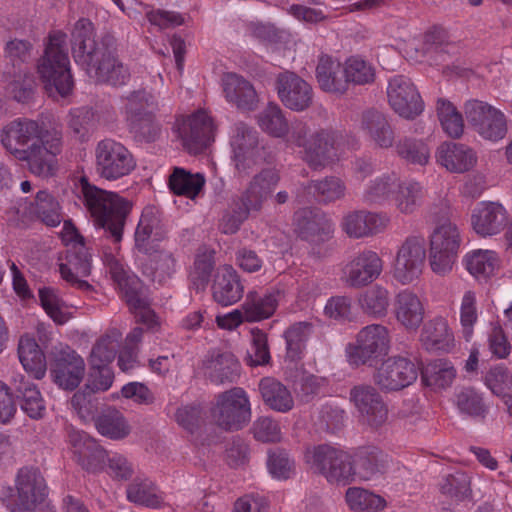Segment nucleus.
Here are the masks:
<instances>
[{
	"instance_id": "34",
	"label": "nucleus",
	"mask_w": 512,
	"mask_h": 512,
	"mask_svg": "<svg viewBox=\"0 0 512 512\" xmlns=\"http://www.w3.org/2000/svg\"><path fill=\"white\" fill-rule=\"evenodd\" d=\"M437 162L452 173L471 170L476 162V153L470 147L455 142H444L436 151Z\"/></svg>"
},
{
	"instance_id": "58",
	"label": "nucleus",
	"mask_w": 512,
	"mask_h": 512,
	"mask_svg": "<svg viewBox=\"0 0 512 512\" xmlns=\"http://www.w3.org/2000/svg\"><path fill=\"white\" fill-rule=\"evenodd\" d=\"M387 455L375 447L362 449L358 454L357 465L361 477L371 479L378 473H383L387 464Z\"/></svg>"
},
{
	"instance_id": "35",
	"label": "nucleus",
	"mask_w": 512,
	"mask_h": 512,
	"mask_svg": "<svg viewBox=\"0 0 512 512\" xmlns=\"http://www.w3.org/2000/svg\"><path fill=\"white\" fill-rule=\"evenodd\" d=\"M244 293V287L236 270L229 265L217 269L212 294L214 300L222 306L233 305L238 302Z\"/></svg>"
},
{
	"instance_id": "18",
	"label": "nucleus",
	"mask_w": 512,
	"mask_h": 512,
	"mask_svg": "<svg viewBox=\"0 0 512 512\" xmlns=\"http://www.w3.org/2000/svg\"><path fill=\"white\" fill-rule=\"evenodd\" d=\"M95 165L101 178L115 181L128 176L135 169L136 160L122 143L104 139L96 145Z\"/></svg>"
},
{
	"instance_id": "53",
	"label": "nucleus",
	"mask_w": 512,
	"mask_h": 512,
	"mask_svg": "<svg viewBox=\"0 0 512 512\" xmlns=\"http://www.w3.org/2000/svg\"><path fill=\"white\" fill-rule=\"evenodd\" d=\"M345 500L348 507L355 512H380L387 505L380 495L359 487L348 488Z\"/></svg>"
},
{
	"instance_id": "60",
	"label": "nucleus",
	"mask_w": 512,
	"mask_h": 512,
	"mask_svg": "<svg viewBox=\"0 0 512 512\" xmlns=\"http://www.w3.org/2000/svg\"><path fill=\"white\" fill-rule=\"evenodd\" d=\"M98 432L111 439H122L129 434V426L124 416L117 410L108 411L96 421Z\"/></svg>"
},
{
	"instance_id": "43",
	"label": "nucleus",
	"mask_w": 512,
	"mask_h": 512,
	"mask_svg": "<svg viewBox=\"0 0 512 512\" xmlns=\"http://www.w3.org/2000/svg\"><path fill=\"white\" fill-rule=\"evenodd\" d=\"M316 78L323 91L340 94L346 91V81L341 63L328 55H322L319 58Z\"/></svg>"
},
{
	"instance_id": "63",
	"label": "nucleus",
	"mask_w": 512,
	"mask_h": 512,
	"mask_svg": "<svg viewBox=\"0 0 512 512\" xmlns=\"http://www.w3.org/2000/svg\"><path fill=\"white\" fill-rule=\"evenodd\" d=\"M470 484V477L466 472L456 471L443 478L440 483V491L451 499L460 501L469 496Z\"/></svg>"
},
{
	"instance_id": "1",
	"label": "nucleus",
	"mask_w": 512,
	"mask_h": 512,
	"mask_svg": "<svg viewBox=\"0 0 512 512\" xmlns=\"http://www.w3.org/2000/svg\"><path fill=\"white\" fill-rule=\"evenodd\" d=\"M3 147L15 159L26 161L37 175L52 176L57 170V156L62 151V134L48 129L44 123L17 118L6 124L0 133Z\"/></svg>"
},
{
	"instance_id": "50",
	"label": "nucleus",
	"mask_w": 512,
	"mask_h": 512,
	"mask_svg": "<svg viewBox=\"0 0 512 512\" xmlns=\"http://www.w3.org/2000/svg\"><path fill=\"white\" fill-rule=\"evenodd\" d=\"M456 377V369L448 359L429 362L421 371L422 382L433 390L446 389Z\"/></svg>"
},
{
	"instance_id": "48",
	"label": "nucleus",
	"mask_w": 512,
	"mask_h": 512,
	"mask_svg": "<svg viewBox=\"0 0 512 512\" xmlns=\"http://www.w3.org/2000/svg\"><path fill=\"white\" fill-rule=\"evenodd\" d=\"M206 183L201 173H191L182 167H175L168 178L169 189L176 195L196 198Z\"/></svg>"
},
{
	"instance_id": "11",
	"label": "nucleus",
	"mask_w": 512,
	"mask_h": 512,
	"mask_svg": "<svg viewBox=\"0 0 512 512\" xmlns=\"http://www.w3.org/2000/svg\"><path fill=\"white\" fill-rule=\"evenodd\" d=\"M391 336L389 329L381 324L363 327L356 335L355 341L346 346V357L350 365L375 366L390 350Z\"/></svg>"
},
{
	"instance_id": "5",
	"label": "nucleus",
	"mask_w": 512,
	"mask_h": 512,
	"mask_svg": "<svg viewBox=\"0 0 512 512\" xmlns=\"http://www.w3.org/2000/svg\"><path fill=\"white\" fill-rule=\"evenodd\" d=\"M80 194L94 224L104 229L114 242H120L132 208L130 201L116 192L90 184L86 178L80 180Z\"/></svg>"
},
{
	"instance_id": "42",
	"label": "nucleus",
	"mask_w": 512,
	"mask_h": 512,
	"mask_svg": "<svg viewBox=\"0 0 512 512\" xmlns=\"http://www.w3.org/2000/svg\"><path fill=\"white\" fill-rule=\"evenodd\" d=\"M259 391L264 403L274 411L287 413L294 407V398L291 391L273 377L261 379Z\"/></svg>"
},
{
	"instance_id": "38",
	"label": "nucleus",
	"mask_w": 512,
	"mask_h": 512,
	"mask_svg": "<svg viewBox=\"0 0 512 512\" xmlns=\"http://www.w3.org/2000/svg\"><path fill=\"white\" fill-rule=\"evenodd\" d=\"M127 500L149 509L165 505V493L149 478L136 477L126 488Z\"/></svg>"
},
{
	"instance_id": "54",
	"label": "nucleus",
	"mask_w": 512,
	"mask_h": 512,
	"mask_svg": "<svg viewBox=\"0 0 512 512\" xmlns=\"http://www.w3.org/2000/svg\"><path fill=\"white\" fill-rule=\"evenodd\" d=\"M358 301L366 314L381 318L387 314L389 292L385 287L376 284L366 289L359 296Z\"/></svg>"
},
{
	"instance_id": "56",
	"label": "nucleus",
	"mask_w": 512,
	"mask_h": 512,
	"mask_svg": "<svg viewBox=\"0 0 512 512\" xmlns=\"http://www.w3.org/2000/svg\"><path fill=\"white\" fill-rule=\"evenodd\" d=\"M437 115L444 132L451 138H459L464 131L462 114L446 99H438Z\"/></svg>"
},
{
	"instance_id": "6",
	"label": "nucleus",
	"mask_w": 512,
	"mask_h": 512,
	"mask_svg": "<svg viewBox=\"0 0 512 512\" xmlns=\"http://www.w3.org/2000/svg\"><path fill=\"white\" fill-rule=\"evenodd\" d=\"M68 442L76 461L86 471L100 472L104 470L106 463V472L114 480L126 481L132 477L134 468L125 456L118 453L108 454L87 433L71 429Z\"/></svg>"
},
{
	"instance_id": "4",
	"label": "nucleus",
	"mask_w": 512,
	"mask_h": 512,
	"mask_svg": "<svg viewBox=\"0 0 512 512\" xmlns=\"http://www.w3.org/2000/svg\"><path fill=\"white\" fill-rule=\"evenodd\" d=\"M164 226L152 208L142 212L135 231L136 249L149 256L147 273L154 282L165 284L181 269L179 258L171 251L157 249L158 242L165 237Z\"/></svg>"
},
{
	"instance_id": "55",
	"label": "nucleus",
	"mask_w": 512,
	"mask_h": 512,
	"mask_svg": "<svg viewBox=\"0 0 512 512\" xmlns=\"http://www.w3.org/2000/svg\"><path fill=\"white\" fill-rule=\"evenodd\" d=\"M346 86L349 83L354 85H366L375 79L374 66L360 56H351L346 59L343 67Z\"/></svg>"
},
{
	"instance_id": "47",
	"label": "nucleus",
	"mask_w": 512,
	"mask_h": 512,
	"mask_svg": "<svg viewBox=\"0 0 512 512\" xmlns=\"http://www.w3.org/2000/svg\"><path fill=\"white\" fill-rule=\"evenodd\" d=\"M398 186L393 195V203L402 214H412L421 206L425 191L421 183L412 180H402L398 177Z\"/></svg>"
},
{
	"instance_id": "36",
	"label": "nucleus",
	"mask_w": 512,
	"mask_h": 512,
	"mask_svg": "<svg viewBox=\"0 0 512 512\" xmlns=\"http://www.w3.org/2000/svg\"><path fill=\"white\" fill-rule=\"evenodd\" d=\"M157 109L156 96L146 89L130 91L120 97L119 111L128 126Z\"/></svg>"
},
{
	"instance_id": "13",
	"label": "nucleus",
	"mask_w": 512,
	"mask_h": 512,
	"mask_svg": "<svg viewBox=\"0 0 512 512\" xmlns=\"http://www.w3.org/2000/svg\"><path fill=\"white\" fill-rule=\"evenodd\" d=\"M173 131L189 154L198 155L214 142L216 125L208 111L199 109L176 118Z\"/></svg>"
},
{
	"instance_id": "57",
	"label": "nucleus",
	"mask_w": 512,
	"mask_h": 512,
	"mask_svg": "<svg viewBox=\"0 0 512 512\" xmlns=\"http://www.w3.org/2000/svg\"><path fill=\"white\" fill-rule=\"evenodd\" d=\"M456 405L461 414L481 420L489 411L482 394L472 388H465L456 395Z\"/></svg>"
},
{
	"instance_id": "14",
	"label": "nucleus",
	"mask_w": 512,
	"mask_h": 512,
	"mask_svg": "<svg viewBox=\"0 0 512 512\" xmlns=\"http://www.w3.org/2000/svg\"><path fill=\"white\" fill-rule=\"evenodd\" d=\"M461 237L455 224L445 221L437 225L429 236V264L440 276L449 274L458 258Z\"/></svg>"
},
{
	"instance_id": "32",
	"label": "nucleus",
	"mask_w": 512,
	"mask_h": 512,
	"mask_svg": "<svg viewBox=\"0 0 512 512\" xmlns=\"http://www.w3.org/2000/svg\"><path fill=\"white\" fill-rule=\"evenodd\" d=\"M222 89L226 101L242 111H253L258 104V94L253 84L236 73L222 77Z\"/></svg>"
},
{
	"instance_id": "19",
	"label": "nucleus",
	"mask_w": 512,
	"mask_h": 512,
	"mask_svg": "<svg viewBox=\"0 0 512 512\" xmlns=\"http://www.w3.org/2000/svg\"><path fill=\"white\" fill-rule=\"evenodd\" d=\"M464 112L468 123L483 139L497 142L506 136L507 119L498 108L480 100H469Z\"/></svg>"
},
{
	"instance_id": "49",
	"label": "nucleus",
	"mask_w": 512,
	"mask_h": 512,
	"mask_svg": "<svg viewBox=\"0 0 512 512\" xmlns=\"http://www.w3.org/2000/svg\"><path fill=\"white\" fill-rule=\"evenodd\" d=\"M121 339V332L112 328L96 341L89 359L93 369L107 367L115 359Z\"/></svg>"
},
{
	"instance_id": "7",
	"label": "nucleus",
	"mask_w": 512,
	"mask_h": 512,
	"mask_svg": "<svg viewBox=\"0 0 512 512\" xmlns=\"http://www.w3.org/2000/svg\"><path fill=\"white\" fill-rule=\"evenodd\" d=\"M37 71L42 81L47 86L54 87L61 96L72 91L74 81L70 70L66 33L53 30L48 34Z\"/></svg>"
},
{
	"instance_id": "10",
	"label": "nucleus",
	"mask_w": 512,
	"mask_h": 512,
	"mask_svg": "<svg viewBox=\"0 0 512 512\" xmlns=\"http://www.w3.org/2000/svg\"><path fill=\"white\" fill-rule=\"evenodd\" d=\"M4 219L14 227H25L33 220L56 227L62 221L61 207L47 190L37 192L33 201L21 198L5 211Z\"/></svg>"
},
{
	"instance_id": "62",
	"label": "nucleus",
	"mask_w": 512,
	"mask_h": 512,
	"mask_svg": "<svg viewBox=\"0 0 512 512\" xmlns=\"http://www.w3.org/2000/svg\"><path fill=\"white\" fill-rule=\"evenodd\" d=\"M399 157L411 164L426 165L430 158V149L422 140L404 138L396 144Z\"/></svg>"
},
{
	"instance_id": "41",
	"label": "nucleus",
	"mask_w": 512,
	"mask_h": 512,
	"mask_svg": "<svg viewBox=\"0 0 512 512\" xmlns=\"http://www.w3.org/2000/svg\"><path fill=\"white\" fill-rule=\"evenodd\" d=\"M14 386L22 411L32 419L42 418L46 405L38 387L23 375L14 378Z\"/></svg>"
},
{
	"instance_id": "8",
	"label": "nucleus",
	"mask_w": 512,
	"mask_h": 512,
	"mask_svg": "<svg viewBox=\"0 0 512 512\" xmlns=\"http://www.w3.org/2000/svg\"><path fill=\"white\" fill-rule=\"evenodd\" d=\"M48 496V486L37 467L18 470L14 487H6L0 494L2 504L10 512H36Z\"/></svg>"
},
{
	"instance_id": "40",
	"label": "nucleus",
	"mask_w": 512,
	"mask_h": 512,
	"mask_svg": "<svg viewBox=\"0 0 512 512\" xmlns=\"http://www.w3.org/2000/svg\"><path fill=\"white\" fill-rule=\"evenodd\" d=\"M18 357L24 370L35 379H42L47 370L46 357L35 338L29 334L20 337Z\"/></svg>"
},
{
	"instance_id": "27",
	"label": "nucleus",
	"mask_w": 512,
	"mask_h": 512,
	"mask_svg": "<svg viewBox=\"0 0 512 512\" xmlns=\"http://www.w3.org/2000/svg\"><path fill=\"white\" fill-rule=\"evenodd\" d=\"M85 374L83 358L74 350L66 347L61 349L51 364V375L54 382L64 390H74Z\"/></svg>"
},
{
	"instance_id": "51",
	"label": "nucleus",
	"mask_w": 512,
	"mask_h": 512,
	"mask_svg": "<svg viewBox=\"0 0 512 512\" xmlns=\"http://www.w3.org/2000/svg\"><path fill=\"white\" fill-rule=\"evenodd\" d=\"M312 333L313 325L310 322L301 321L290 325L284 332L287 358L291 361L300 360Z\"/></svg>"
},
{
	"instance_id": "59",
	"label": "nucleus",
	"mask_w": 512,
	"mask_h": 512,
	"mask_svg": "<svg viewBox=\"0 0 512 512\" xmlns=\"http://www.w3.org/2000/svg\"><path fill=\"white\" fill-rule=\"evenodd\" d=\"M142 338L143 329L140 327H135L127 334L118 355V366L123 372H128L137 366L139 345Z\"/></svg>"
},
{
	"instance_id": "52",
	"label": "nucleus",
	"mask_w": 512,
	"mask_h": 512,
	"mask_svg": "<svg viewBox=\"0 0 512 512\" xmlns=\"http://www.w3.org/2000/svg\"><path fill=\"white\" fill-rule=\"evenodd\" d=\"M309 195L319 203L328 204L345 196L346 185L336 176H327L320 180L311 181L306 187Z\"/></svg>"
},
{
	"instance_id": "2",
	"label": "nucleus",
	"mask_w": 512,
	"mask_h": 512,
	"mask_svg": "<svg viewBox=\"0 0 512 512\" xmlns=\"http://www.w3.org/2000/svg\"><path fill=\"white\" fill-rule=\"evenodd\" d=\"M257 123L265 133L276 138L288 136L289 146L302 147L304 161L314 170L323 169L339 160L343 150L342 136L332 131L320 130L308 136L309 128L306 123L295 122L289 126L285 112L281 107L270 102L257 116Z\"/></svg>"
},
{
	"instance_id": "22",
	"label": "nucleus",
	"mask_w": 512,
	"mask_h": 512,
	"mask_svg": "<svg viewBox=\"0 0 512 512\" xmlns=\"http://www.w3.org/2000/svg\"><path fill=\"white\" fill-rule=\"evenodd\" d=\"M383 270L381 257L373 250L354 253L342 269V280L351 288H362L376 280Z\"/></svg>"
},
{
	"instance_id": "12",
	"label": "nucleus",
	"mask_w": 512,
	"mask_h": 512,
	"mask_svg": "<svg viewBox=\"0 0 512 512\" xmlns=\"http://www.w3.org/2000/svg\"><path fill=\"white\" fill-rule=\"evenodd\" d=\"M109 272L117 284L121 296L134 313L136 322L144 325L149 332H158L161 328L160 318L141 297L140 290L142 285L140 279L135 275L129 274L116 259L110 261Z\"/></svg>"
},
{
	"instance_id": "25",
	"label": "nucleus",
	"mask_w": 512,
	"mask_h": 512,
	"mask_svg": "<svg viewBox=\"0 0 512 512\" xmlns=\"http://www.w3.org/2000/svg\"><path fill=\"white\" fill-rule=\"evenodd\" d=\"M275 88L280 101L290 110L301 112L312 104L314 93L311 85L294 72L279 73Z\"/></svg>"
},
{
	"instance_id": "9",
	"label": "nucleus",
	"mask_w": 512,
	"mask_h": 512,
	"mask_svg": "<svg viewBox=\"0 0 512 512\" xmlns=\"http://www.w3.org/2000/svg\"><path fill=\"white\" fill-rule=\"evenodd\" d=\"M60 236L67 247L65 262L59 264L62 279L79 289H89L90 284L80 279L89 276L92 267L91 254L84 243V238L70 221L64 222Z\"/></svg>"
},
{
	"instance_id": "37",
	"label": "nucleus",
	"mask_w": 512,
	"mask_h": 512,
	"mask_svg": "<svg viewBox=\"0 0 512 512\" xmlns=\"http://www.w3.org/2000/svg\"><path fill=\"white\" fill-rule=\"evenodd\" d=\"M281 291L278 288L267 290L264 294L249 292L242 304L245 319L256 322L270 318L276 311Z\"/></svg>"
},
{
	"instance_id": "64",
	"label": "nucleus",
	"mask_w": 512,
	"mask_h": 512,
	"mask_svg": "<svg viewBox=\"0 0 512 512\" xmlns=\"http://www.w3.org/2000/svg\"><path fill=\"white\" fill-rule=\"evenodd\" d=\"M214 264L213 250L204 249L198 252L194 262V270L190 275L192 284L197 290H203L208 284Z\"/></svg>"
},
{
	"instance_id": "39",
	"label": "nucleus",
	"mask_w": 512,
	"mask_h": 512,
	"mask_svg": "<svg viewBox=\"0 0 512 512\" xmlns=\"http://www.w3.org/2000/svg\"><path fill=\"white\" fill-rule=\"evenodd\" d=\"M204 374L211 382H233L239 375L240 363L230 352L210 355L203 364Z\"/></svg>"
},
{
	"instance_id": "15",
	"label": "nucleus",
	"mask_w": 512,
	"mask_h": 512,
	"mask_svg": "<svg viewBox=\"0 0 512 512\" xmlns=\"http://www.w3.org/2000/svg\"><path fill=\"white\" fill-rule=\"evenodd\" d=\"M214 423L227 431L241 429L251 418V404L243 388L234 387L216 396L211 409Z\"/></svg>"
},
{
	"instance_id": "16",
	"label": "nucleus",
	"mask_w": 512,
	"mask_h": 512,
	"mask_svg": "<svg viewBox=\"0 0 512 512\" xmlns=\"http://www.w3.org/2000/svg\"><path fill=\"white\" fill-rule=\"evenodd\" d=\"M305 459L331 483L347 484L353 480L355 470L351 456L341 449L318 445L307 449Z\"/></svg>"
},
{
	"instance_id": "20",
	"label": "nucleus",
	"mask_w": 512,
	"mask_h": 512,
	"mask_svg": "<svg viewBox=\"0 0 512 512\" xmlns=\"http://www.w3.org/2000/svg\"><path fill=\"white\" fill-rule=\"evenodd\" d=\"M426 258L425 241L422 237L410 236L399 247L393 269L394 278L407 285L420 277Z\"/></svg>"
},
{
	"instance_id": "29",
	"label": "nucleus",
	"mask_w": 512,
	"mask_h": 512,
	"mask_svg": "<svg viewBox=\"0 0 512 512\" xmlns=\"http://www.w3.org/2000/svg\"><path fill=\"white\" fill-rule=\"evenodd\" d=\"M389 222L387 213L356 210L347 213L340 226L350 238L360 239L383 232Z\"/></svg>"
},
{
	"instance_id": "30",
	"label": "nucleus",
	"mask_w": 512,
	"mask_h": 512,
	"mask_svg": "<svg viewBox=\"0 0 512 512\" xmlns=\"http://www.w3.org/2000/svg\"><path fill=\"white\" fill-rule=\"evenodd\" d=\"M506 209L498 202L481 201L471 213L473 230L481 236H492L501 232L507 224Z\"/></svg>"
},
{
	"instance_id": "61",
	"label": "nucleus",
	"mask_w": 512,
	"mask_h": 512,
	"mask_svg": "<svg viewBox=\"0 0 512 512\" xmlns=\"http://www.w3.org/2000/svg\"><path fill=\"white\" fill-rule=\"evenodd\" d=\"M459 313L463 338L469 342L474 335V326L479 316L475 292L468 290L463 294Z\"/></svg>"
},
{
	"instance_id": "3",
	"label": "nucleus",
	"mask_w": 512,
	"mask_h": 512,
	"mask_svg": "<svg viewBox=\"0 0 512 512\" xmlns=\"http://www.w3.org/2000/svg\"><path fill=\"white\" fill-rule=\"evenodd\" d=\"M71 49L74 61L91 80L111 86H122L128 82V68L115 57L104 41L95 39L94 25L89 19L80 18L74 24Z\"/></svg>"
},
{
	"instance_id": "28",
	"label": "nucleus",
	"mask_w": 512,
	"mask_h": 512,
	"mask_svg": "<svg viewBox=\"0 0 512 512\" xmlns=\"http://www.w3.org/2000/svg\"><path fill=\"white\" fill-rule=\"evenodd\" d=\"M294 231L303 240L323 241L334 231L331 219L318 208H302L294 213Z\"/></svg>"
},
{
	"instance_id": "24",
	"label": "nucleus",
	"mask_w": 512,
	"mask_h": 512,
	"mask_svg": "<svg viewBox=\"0 0 512 512\" xmlns=\"http://www.w3.org/2000/svg\"><path fill=\"white\" fill-rule=\"evenodd\" d=\"M387 96L391 108L400 117L414 119L424 110V102L412 81L403 75L389 80Z\"/></svg>"
},
{
	"instance_id": "33",
	"label": "nucleus",
	"mask_w": 512,
	"mask_h": 512,
	"mask_svg": "<svg viewBox=\"0 0 512 512\" xmlns=\"http://www.w3.org/2000/svg\"><path fill=\"white\" fill-rule=\"evenodd\" d=\"M420 342L429 352L450 353L455 348L454 333L443 317H435L424 324Z\"/></svg>"
},
{
	"instance_id": "26",
	"label": "nucleus",
	"mask_w": 512,
	"mask_h": 512,
	"mask_svg": "<svg viewBox=\"0 0 512 512\" xmlns=\"http://www.w3.org/2000/svg\"><path fill=\"white\" fill-rule=\"evenodd\" d=\"M350 398L365 424L371 428H379L386 423L388 407L374 387L355 386L351 389Z\"/></svg>"
},
{
	"instance_id": "17",
	"label": "nucleus",
	"mask_w": 512,
	"mask_h": 512,
	"mask_svg": "<svg viewBox=\"0 0 512 512\" xmlns=\"http://www.w3.org/2000/svg\"><path fill=\"white\" fill-rule=\"evenodd\" d=\"M231 160L240 176L248 175L262 160L263 148L258 132L244 122L233 125L230 132Z\"/></svg>"
},
{
	"instance_id": "23",
	"label": "nucleus",
	"mask_w": 512,
	"mask_h": 512,
	"mask_svg": "<svg viewBox=\"0 0 512 512\" xmlns=\"http://www.w3.org/2000/svg\"><path fill=\"white\" fill-rule=\"evenodd\" d=\"M419 374L410 359L392 356L384 360L375 374V383L384 391H398L413 384Z\"/></svg>"
},
{
	"instance_id": "45",
	"label": "nucleus",
	"mask_w": 512,
	"mask_h": 512,
	"mask_svg": "<svg viewBox=\"0 0 512 512\" xmlns=\"http://www.w3.org/2000/svg\"><path fill=\"white\" fill-rule=\"evenodd\" d=\"M362 130L381 148L392 147L394 131L384 114L369 110L362 115Z\"/></svg>"
},
{
	"instance_id": "21",
	"label": "nucleus",
	"mask_w": 512,
	"mask_h": 512,
	"mask_svg": "<svg viewBox=\"0 0 512 512\" xmlns=\"http://www.w3.org/2000/svg\"><path fill=\"white\" fill-rule=\"evenodd\" d=\"M280 181V174L274 168H264L255 174L243 192L233 198L248 215L260 212L265 202L271 197Z\"/></svg>"
},
{
	"instance_id": "44",
	"label": "nucleus",
	"mask_w": 512,
	"mask_h": 512,
	"mask_svg": "<svg viewBox=\"0 0 512 512\" xmlns=\"http://www.w3.org/2000/svg\"><path fill=\"white\" fill-rule=\"evenodd\" d=\"M462 263L473 277L478 280H486L493 276L499 268L500 259L493 250L476 249L467 252Z\"/></svg>"
},
{
	"instance_id": "31",
	"label": "nucleus",
	"mask_w": 512,
	"mask_h": 512,
	"mask_svg": "<svg viewBox=\"0 0 512 512\" xmlns=\"http://www.w3.org/2000/svg\"><path fill=\"white\" fill-rule=\"evenodd\" d=\"M393 313L401 327L408 332H415L423 323L425 308L416 293L404 289L394 298Z\"/></svg>"
},
{
	"instance_id": "46",
	"label": "nucleus",
	"mask_w": 512,
	"mask_h": 512,
	"mask_svg": "<svg viewBox=\"0 0 512 512\" xmlns=\"http://www.w3.org/2000/svg\"><path fill=\"white\" fill-rule=\"evenodd\" d=\"M399 175L395 172L384 173L370 180L363 191V202L369 205H384L392 201L397 189Z\"/></svg>"
}]
</instances>
